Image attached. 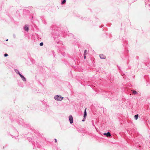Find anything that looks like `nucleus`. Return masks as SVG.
<instances>
[{"label": "nucleus", "mask_w": 150, "mask_h": 150, "mask_svg": "<svg viewBox=\"0 0 150 150\" xmlns=\"http://www.w3.org/2000/svg\"><path fill=\"white\" fill-rule=\"evenodd\" d=\"M87 53H87V50H85L84 54L86 55V54H87Z\"/></svg>", "instance_id": "nucleus-10"}, {"label": "nucleus", "mask_w": 150, "mask_h": 150, "mask_svg": "<svg viewBox=\"0 0 150 150\" xmlns=\"http://www.w3.org/2000/svg\"><path fill=\"white\" fill-rule=\"evenodd\" d=\"M103 134L104 135L108 137H110L111 136L110 133L109 132L107 133H104Z\"/></svg>", "instance_id": "nucleus-4"}, {"label": "nucleus", "mask_w": 150, "mask_h": 150, "mask_svg": "<svg viewBox=\"0 0 150 150\" xmlns=\"http://www.w3.org/2000/svg\"><path fill=\"white\" fill-rule=\"evenodd\" d=\"M4 55L5 57H7L8 56V55L6 53L4 54Z\"/></svg>", "instance_id": "nucleus-14"}, {"label": "nucleus", "mask_w": 150, "mask_h": 150, "mask_svg": "<svg viewBox=\"0 0 150 150\" xmlns=\"http://www.w3.org/2000/svg\"><path fill=\"white\" fill-rule=\"evenodd\" d=\"M69 122L70 124H72L73 123V119L72 116L71 115H70L69 116Z\"/></svg>", "instance_id": "nucleus-2"}, {"label": "nucleus", "mask_w": 150, "mask_h": 150, "mask_svg": "<svg viewBox=\"0 0 150 150\" xmlns=\"http://www.w3.org/2000/svg\"><path fill=\"white\" fill-rule=\"evenodd\" d=\"M40 45L41 46H42L43 45V43L42 42H41L40 43Z\"/></svg>", "instance_id": "nucleus-12"}, {"label": "nucleus", "mask_w": 150, "mask_h": 150, "mask_svg": "<svg viewBox=\"0 0 150 150\" xmlns=\"http://www.w3.org/2000/svg\"><path fill=\"white\" fill-rule=\"evenodd\" d=\"M132 93L133 94H138V93H137V92L135 90L133 91Z\"/></svg>", "instance_id": "nucleus-8"}, {"label": "nucleus", "mask_w": 150, "mask_h": 150, "mask_svg": "<svg viewBox=\"0 0 150 150\" xmlns=\"http://www.w3.org/2000/svg\"><path fill=\"white\" fill-rule=\"evenodd\" d=\"M6 41H8V39H7L6 40Z\"/></svg>", "instance_id": "nucleus-18"}, {"label": "nucleus", "mask_w": 150, "mask_h": 150, "mask_svg": "<svg viewBox=\"0 0 150 150\" xmlns=\"http://www.w3.org/2000/svg\"><path fill=\"white\" fill-rule=\"evenodd\" d=\"M15 71L18 74V71H18L17 70H16Z\"/></svg>", "instance_id": "nucleus-16"}, {"label": "nucleus", "mask_w": 150, "mask_h": 150, "mask_svg": "<svg viewBox=\"0 0 150 150\" xmlns=\"http://www.w3.org/2000/svg\"><path fill=\"white\" fill-rule=\"evenodd\" d=\"M54 98L56 100L60 101L63 99V98L59 96L58 95H57L54 96Z\"/></svg>", "instance_id": "nucleus-1"}, {"label": "nucleus", "mask_w": 150, "mask_h": 150, "mask_svg": "<svg viewBox=\"0 0 150 150\" xmlns=\"http://www.w3.org/2000/svg\"><path fill=\"white\" fill-rule=\"evenodd\" d=\"M138 115L137 114L136 115H134V117L135 120H137V119L138 117Z\"/></svg>", "instance_id": "nucleus-9"}, {"label": "nucleus", "mask_w": 150, "mask_h": 150, "mask_svg": "<svg viewBox=\"0 0 150 150\" xmlns=\"http://www.w3.org/2000/svg\"><path fill=\"white\" fill-rule=\"evenodd\" d=\"M100 57L101 59H105L106 58V56L102 54H100Z\"/></svg>", "instance_id": "nucleus-5"}, {"label": "nucleus", "mask_w": 150, "mask_h": 150, "mask_svg": "<svg viewBox=\"0 0 150 150\" xmlns=\"http://www.w3.org/2000/svg\"><path fill=\"white\" fill-rule=\"evenodd\" d=\"M18 74H19L20 76L21 77L23 81H26V79L22 75L20 74L19 71H18Z\"/></svg>", "instance_id": "nucleus-3"}, {"label": "nucleus", "mask_w": 150, "mask_h": 150, "mask_svg": "<svg viewBox=\"0 0 150 150\" xmlns=\"http://www.w3.org/2000/svg\"><path fill=\"white\" fill-rule=\"evenodd\" d=\"M86 108L84 112L83 117L84 118H86L87 116V112H86Z\"/></svg>", "instance_id": "nucleus-6"}, {"label": "nucleus", "mask_w": 150, "mask_h": 150, "mask_svg": "<svg viewBox=\"0 0 150 150\" xmlns=\"http://www.w3.org/2000/svg\"><path fill=\"white\" fill-rule=\"evenodd\" d=\"M84 59H85L86 58V55L84 54Z\"/></svg>", "instance_id": "nucleus-15"}, {"label": "nucleus", "mask_w": 150, "mask_h": 150, "mask_svg": "<svg viewBox=\"0 0 150 150\" xmlns=\"http://www.w3.org/2000/svg\"><path fill=\"white\" fill-rule=\"evenodd\" d=\"M24 28L25 30L27 31H28L29 28L28 26L27 25H25Z\"/></svg>", "instance_id": "nucleus-7"}, {"label": "nucleus", "mask_w": 150, "mask_h": 150, "mask_svg": "<svg viewBox=\"0 0 150 150\" xmlns=\"http://www.w3.org/2000/svg\"><path fill=\"white\" fill-rule=\"evenodd\" d=\"M66 2V0H64L62 2V4H64Z\"/></svg>", "instance_id": "nucleus-11"}, {"label": "nucleus", "mask_w": 150, "mask_h": 150, "mask_svg": "<svg viewBox=\"0 0 150 150\" xmlns=\"http://www.w3.org/2000/svg\"><path fill=\"white\" fill-rule=\"evenodd\" d=\"M55 143H57V139H55Z\"/></svg>", "instance_id": "nucleus-17"}, {"label": "nucleus", "mask_w": 150, "mask_h": 150, "mask_svg": "<svg viewBox=\"0 0 150 150\" xmlns=\"http://www.w3.org/2000/svg\"><path fill=\"white\" fill-rule=\"evenodd\" d=\"M85 119H86V118H84L83 117V119L82 120V121L83 122H84L85 120Z\"/></svg>", "instance_id": "nucleus-13"}]
</instances>
